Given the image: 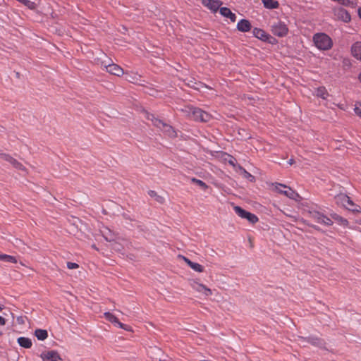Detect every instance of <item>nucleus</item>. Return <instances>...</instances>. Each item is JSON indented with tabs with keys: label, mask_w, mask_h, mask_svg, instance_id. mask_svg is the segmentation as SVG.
Listing matches in <instances>:
<instances>
[{
	"label": "nucleus",
	"mask_w": 361,
	"mask_h": 361,
	"mask_svg": "<svg viewBox=\"0 0 361 361\" xmlns=\"http://www.w3.org/2000/svg\"><path fill=\"white\" fill-rule=\"evenodd\" d=\"M190 268L192 269L194 271L199 272V273H202L204 271L203 267L201 264L196 263V262H192Z\"/></svg>",
	"instance_id": "30"
},
{
	"label": "nucleus",
	"mask_w": 361,
	"mask_h": 361,
	"mask_svg": "<svg viewBox=\"0 0 361 361\" xmlns=\"http://www.w3.org/2000/svg\"><path fill=\"white\" fill-rule=\"evenodd\" d=\"M295 163V160L293 159H290L289 161H288V164L290 165H293V164Z\"/></svg>",
	"instance_id": "43"
},
{
	"label": "nucleus",
	"mask_w": 361,
	"mask_h": 361,
	"mask_svg": "<svg viewBox=\"0 0 361 361\" xmlns=\"http://www.w3.org/2000/svg\"><path fill=\"white\" fill-rule=\"evenodd\" d=\"M181 111L195 121L208 122L212 118L207 112L192 106H186Z\"/></svg>",
	"instance_id": "1"
},
{
	"label": "nucleus",
	"mask_w": 361,
	"mask_h": 361,
	"mask_svg": "<svg viewBox=\"0 0 361 361\" xmlns=\"http://www.w3.org/2000/svg\"><path fill=\"white\" fill-rule=\"evenodd\" d=\"M358 78H359L360 81L361 82V73H360Z\"/></svg>",
	"instance_id": "46"
},
{
	"label": "nucleus",
	"mask_w": 361,
	"mask_h": 361,
	"mask_svg": "<svg viewBox=\"0 0 361 361\" xmlns=\"http://www.w3.org/2000/svg\"><path fill=\"white\" fill-rule=\"evenodd\" d=\"M272 185L274 186V190H276V192H278L279 193L283 194L284 195H286V197H288L290 199L295 200L296 197H299V195L298 193H296L295 191H293L290 188H288V190H281L279 188L280 187L287 188L288 187L286 185L277 183H276L275 184H272Z\"/></svg>",
	"instance_id": "10"
},
{
	"label": "nucleus",
	"mask_w": 361,
	"mask_h": 361,
	"mask_svg": "<svg viewBox=\"0 0 361 361\" xmlns=\"http://www.w3.org/2000/svg\"><path fill=\"white\" fill-rule=\"evenodd\" d=\"M316 95L318 97H321V98L325 99L329 96V93L324 87H320L317 89Z\"/></svg>",
	"instance_id": "24"
},
{
	"label": "nucleus",
	"mask_w": 361,
	"mask_h": 361,
	"mask_svg": "<svg viewBox=\"0 0 361 361\" xmlns=\"http://www.w3.org/2000/svg\"><path fill=\"white\" fill-rule=\"evenodd\" d=\"M104 317L106 318V319H107L109 322H111L112 324H117L120 328L125 329L128 331H133L130 326H127V325L120 322L118 321V318L115 315L111 314V312H105L104 314Z\"/></svg>",
	"instance_id": "12"
},
{
	"label": "nucleus",
	"mask_w": 361,
	"mask_h": 361,
	"mask_svg": "<svg viewBox=\"0 0 361 361\" xmlns=\"http://www.w3.org/2000/svg\"><path fill=\"white\" fill-rule=\"evenodd\" d=\"M333 11L335 17L338 20H341L345 23L350 21V15L345 9L338 7L334 8Z\"/></svg>",
	"instance_id": "14"
},
{
	"label": "nucleus",
	"mask_w": 361,
	"mask_h": 361,
	"mask_svg": "<svg viewBox=\"0 0 361 361\" xmlns=\"http://www.w3.org/2000/svg\"><path fill=\"white\" fill-rule=\"evenodd\" d=\"M330 216L333 219L341 222L343 225H347L348 223L346 219H343V217H341V216L336 213H332L330 214Z\"/></svg>",
	"instance_id": "29"
},
{
	"label": "nucleus",
	"mask_w": 361,
	"mask_h": 361,
	"mask_svg": "<svg viewBox=\"0 0 361 361\" xmlns=\"http://www.w3.org/2000/svg\"><path fill=\"white\" fill-rule=\"evenodd\" d=\"M264 6L269 9L277 8L279 4L275 0H262Z\"/></svg>",
	"instance_id": "22"
},
{
	"label": "nucleus",
	"mask_w": 361,
	"mask_h": 361,
	"mask_svg": "<svg viewBox=\"0 0 361 361\" xmlns=\"http://www.w3.org/2000/svg\"><path fill=\"white\" fill-rule=\"evenodd\" d=\"M190 286L192 288L197 292L202 293L204 296L208 297L212 294V291L210 288H207L205 285L198 283L195 280H192L190 282Z\"/></svg>",
	"instance_id": "9"
},
{
	"label": "nucleus",
	"mask_w": 361,
	"mask_h": 361,
	"mask_svg": "<svg viewBox=\"0 0 361 361\" xmlns=\"http://www.w3.org/2000/svg\"><path fill=\"white\" fill-rule=\"evenodd\" d=\"M301 221H302V223H304L305 224H306V225H307V226H310V227H312V228H314V229L319 230V228H318V227H317V226H314V225H312V224H309V223L307 222V221L304 220V219H302Z\"/></svg>",
	"instance_id": "40"
},
{
	"label": "nucleus",
	"mask_w": 361,
	"mask_h": 361,
	"mask_svg": "<svg viewBox=\"0 0 361 361\" xmlns=\"http://www.w3.org/2000/svg\"><path fill=\"white\" fill-rule=\"evenodd\" d=\"M252 25L249 20L245 19L240 20L237 24V29L240 32H248L251 30Z\"/></svg>",
	"instance_id": "17"
},
{
	"label": "nucleus",
	"mask_w": 361,
	"mask_h": 361,
	"mask_svg": "<svg viewBox=\"0 0 361 361\" xmlns=\"http://www.w3.org/2000/svg\"><path fill=\"white\" fill-rule=\"evenodd\" d=\"M0 158L10 164L13 159V157H12L11 155L4 153H0Z\"/></svg>",
	"instance_id": "33"
},
{
	"label": "nucleus",
	"mask_w": 361,
	"mask_h": 361,
	"mask_svg": "<svg viewBox=\"0 0 361 361\" xmlns=\"http://www.w3.org/2000/svg\"><path fill=\"white\" fill-rule=\"evenodd\" d=\"M148 194L151 197H154L157 202H158L161 204H163L164 202V198L162 196L159 195L157 193V192H155L154 190H149L148 192Z\"/></svg>",
	"instance_id": "25"
},
{
	"label": "nucleus",
	"mask_w": 361,
	"mask_h": 361,
	"mask_svg": "<svg viewBox=\"0 0 361 361\" xmlns=\"http://www.w3.org/2000/svg\"><path fill=\"white\" fill-rule=\"evenodd\" d=\"M271 30L274 35L279 37H283L288 32V28L286 25L281 23L277 22L271 26Z\"/></svg>",
	"instance_id": "11"
},
{
	"label": "nucleus",
	"mask_w": 361,
	"mask_h": 361,
	"mask_svg": "<svg viewBox=\"0 0 361 361\" xmlns=\"http://www.w3.org/2000/svg\"><path fill=\"white\" fill-rule=\"evenodd\" d=\"M1 310H2V307H0V312H1Z\"/></svg>",
	"instance_id": "47"
},
{
	"label": "nucleus",
	"mask_w": 361,
	"mask_h": 361,
	"mask_svg": "<svg viewBox=\"0 0 361 361\" xmlns=\"http://www.w3.org/2000/svg\"><path fill=\"white\" fill-rule=\"evenodd\" d=\"M111 243L112 249L123 255L124 254L125 247H128V246L130 245V243H129L127 240L123 238L121 239L120 238H116L115 241H112Z\"/></svg>",
	"instance_id": "8"
},
{
	"label": "nucleus",
	"mask_w": 361,
	"mask_h": 361,
	"mask_svg": "<svg viewBox=\"0 0 361 361\" xmlns=\"http://www.w3.org/2000/svg\"><path fill=\"white\" fill-rule=\"evenodd\" d=\"M307 214L310 218L314 220L317 223L331 226L333 224L332 220L321 212L316 210H308Z\"/></svg>",
	"instance_id": "5"
},
{
	"label": "nucleus",
	"mask_w": 361,
	"mask_h": 361,
	"mask_svg": "<svg viewBox=\"0 0 361 361\" xmlns=\"http://www.w3.org/2000/svg\"><path fill=\"white\" fill-rule=\"evenodd\" d=\"M100 233L104 238L109 243L115 241V239L117 238L116 234L106 227L101 229Z\"/></svg>",
	"instance_id": "16"
},
{
	"label": "nucleus",
	"mask_w": 361,
	"mask_h": 361,
	"mask_svg": "<svg viewBox=\"0 0 361 361\" xmlns=\"http://www.w3.org/2000/svg\"><path fill=\"white\" fill-rule=\"evenodd\" d=\"M180 258L183 259V261L190 267H191V264H192L193 262H192L191 260H190L188 258L185 257V256H183V255H179L178 256Z\"/></svg>",
	"instance_id": "37"
},
{
	"label": "nucleus",
	"mask_w": 361,
	"mask_h": 361,
	"mask_svg": "<svg viewBox=\"0 0 361 361\" xmlns=\"http://www.w3.org/2000/svg\"><path fill=\"white\" fill-rule=\"evenodd\" d=\"M202 3L214 12L217 11L222 4L219 0H202Z\"/></svg>",
	"instance_id": "15"
},
{
	"label": "nucleus",
	"mask_w": 361,
	"mask_h": 361,
	"mask_svg": "<svg viewBox=\"0 0 361 361\" xmlns=\"http://www.w3.org/2000/svg\"><path fill=\"white\" fill-rule=\"evenodd\" d=\"M253 35L255 37L262 40V41H267L268 39V35L267 33L259 28H255L252 31Z\"/></svg>",
	"instance_id": "20"
},
{
	"label": "nucleus",
	"mask_w": 361,
	"mask_h": 361,
	"mask_svg": "<svg viewBox=\"0 0 361 361\" xmlns=\"http://www.w3.org/2000/svg\"><path fill=\"white\" fill-rule=\"evenodd\" d=\"M67 267L69 269H77L79 267V265L76 263H74V262H68L67 263Z\"/></svg>",
	"instance_id": "35"
},
{
	"label": "nucleus",
	"mask_w": 361,
	"mask_h": 361,
	"mask_svg": "<svg viewBox=\"0 0 361 361\" xmlns=\"http://www.w3.org/2000/svg\"><path fill=\"white\" fill-rule=\"evenodd\" d=\"M353 56L361 61V42H355L351 48Z\"/></svg>",
	"instance_id": "18"
},
{
	"label": "nucleus",
	"mask_w": 361,
	"mask_h": 361,
	"mask_svg": "<svg viewBox=\"0 0 361 361\" xmlns=\"http://www.w3.org/2000/svg\"><path fill=\"white\" fill-rule=\"evenodd\" d=\"M18 344L25 348H30L32 347V341L29 338L20 337L18 338Z\"/></svg>",
	"instance_id": "21"
},
{
	"label": "nucleus",
	"mask_w": 361,
	"mask_h": 361,
	"mask_svg": "<svg viewBox=\"0 0 361 361\" xmlns=\"http://www.w3.org/2000/svg\"><path fill=\"white\" fill-rule=\"evenodd\" d=\"M355 112L357 116L361 117V104L355 106Z\"/></svg>",
	"instance_id": "39"
},
{
	"label": "nucleus",
	"mask_w": 361,
	"mask_h": 361,
	"mask_svg": "<svg viewBox=\"0 0 361 361\" xmlns=\"http://www.w3.org/2000/svg\"><path fill=\"white\" fill-rule=\"evenodd\" d=\"M180 258L183 259V261L190 267H191V264H192L193 262H192L191 260H190L188 258L185 257V256H183V255H179L178 256Z\"/></svg>",
	"instance_id": "36"
},
{
	"label": "nucleus",
	"mask_w": 361,
	"mask_h": 361,
	"mask_svg": "<svg viewBox=\"0 0 361 361\" xmlns=\"http://www.w3.org/2000/svg\"><path fill=\"white\" fill-rule=\"evenodd\" d=\"M35 336L37 338L38 340L44 341L48 336V332L47 330L38 329L35 331Z\"/></svg>",
	"instance_id": "23"
},
{
	"label": "nucleus",
	"mask_w": 361,
	"mask_h": 361,
	"mask_svg": "<svg viewBox=\"0 0 361 361\" xmlns=\"http://www.w3.org/2000/svg\"><path fill=\"white\" fill-rule=\"evenodd\" d=\"M92 247L97 250H98L95 245H92Z\"/></svg>",
	"instance_id": "45"
},
{
	"label": "nucleus",
	"mask_w": 361,
	"mask_h": 361,
	"mask_svg": "<svg viewBox=\"0 0 361 361\" xmlns=\"http://www.w3.org/2000/svg\"><path fill=\"white\" fill-rule=\"evenodd\" d=\"M308 341L314 345L321 346L323 345L322 341L317 338H310Z\"/></svg>",
	"instance_id": "32"
},
{
	"label": "nucleus",
	"mask_w": 361,
	"mask_h": 361,
	"mask_svg": "<svg viewBox=\"0 0 361 361\" xmlns=\"http://www.w3.org/2000/svg\"><path fill=\"white\" fill-rule=\"evenodd\" d=\"M336 203L338 204H341L345 207L348 210H350L353 212H360L361 208L360 206L355 204L350 198L344 194L338 195L336 197Z\"/></svg>",
	"instance_id": "4"
},
{
	"label": "nucleus",
	"mask_w": 361,
	"mask_h": 361,
	"mask_svg": "<svg viewBox=\"0 0 361 361\" xmlns=\"http://www.w3.org/2000/svg\"><path fill=\"white\" fill-rule=\"evenodd\" d=\"M234 210L239 216L247 219L252 224H255L258 221V218L256 215L244 210L239 206H235Z\"/></svg>",
	"instance_id": "7"
},
{
	"label": "nucleus",
	"mask_w": 361,
	"mask_h": 361,
	"mask_svg": "<svg viewBox=\"0 0 361 361\" xmlns=\"http://www.w3.org/2000/svg\"><path fill=\"white\" fill-rule=\"evenodd\" d=\"M191 181L192 183L197 184L199 187H200L204 190H206L209 188V186L204 182H203L201 180L197 179L195 178H192L191 179Z\"/></svg>",
	"instance_id": "28"
},
{
	"label": "nucleus",
	"mask_w": 361,
	"mask_h": 361,
	"mask_svg": "<svg viewBox=\"0 0 361 361\" xmlns=\"http://www.w3.org/2000/svg\"><path fill=\"white\" fill-rule=\"evenodd\" d=\"M220 13L226 18H228L232 22H235L236 20L235 14L232 13L231 11L227 7L220 8Z\"/></svg>",
	"instance_id": "19"
},
{
	"label": "nucleus",
	"mask_w": 361,
	"mask_h": 361,
	"mask_svg": "<svg viewBox=\"0 0 361 361\" xmlns=\"http://www.w3.org/2000/svg\"><path fill=\"white\" fill-rule=\"evenodd\" d=\"M235 159L233 158V157H231L230 160H228V163L229 164L235 166V162H234Z\"/></svg>",
	"instance_id": "42"
},
{
	"label": "nucleus",
	"mask_w": 361,
	"mask_h": 361,
	"mask_svg": "<svg viewBox=\"0 0 361 361\" xmlns=\"http://www.w3.org/2000/svg\"><path fill=\"white\" fill-rule=\"evenodd\" d=\"M144 114L147 120L151 121L154 126L161 129L166 135L170 137H176L177 136V133L172 126L155 118L154 115L147 111H145Z\"/></svg>",
	"instance_id": "2"
},
{
	"label": "nucleus",
	"mask_w": 361,
	"mask_h": 361,
	"mask_svg": "<svg viewBox=\"0 0 361 361\" xmlns=\"http://www.w3.org/2000/svg\"><path fill=\"white\" fill-rule=\"evenodd\" d=\"M238 168L240 170L243 171L245 178H249L251 181L254 180V176H252L250 173H248L244 168H243L240 166H239Z\"/></svg>",
	"instance_id": "34"
},
{
	"label": "nucleus",
	"mask_w": 361,
	"mask_h": 361,
	"mask_svg": "<svg viewBox=\"0 0 361 361\" xmlns=\"http://www.w3.org/2000/svg\"><path fill=\"white\" fill-rule=\"evenodd\" d=\"M101 66L104 67L106 71L112 75L120 76L123 74V68L117 64L111 63L110 60L108 61H102Z\"/></svg>",
	"instance_id": "6"
},
{
	"label": "nucleus",
	"mask_w": 361,
	"mask_h": 361,
	"mask_svg": "<svg viewBox=\"0 0 361 361\" xmlns=\"http://www.w3.org/2000/svg\"><path fill=\"white\" fill-rule=\"evenodd\" d=\"M11 164L16 169L27 172L26 168L18 161H17L16 159L13 158V161H11Z\"/></svg>",
	"instance_id": "26"
},
{
	"label": "nucleus",
	"mask_w": 361,
	"mask_h": 361,
	"mask_svg": "<svg viewBox=\"0 0 361 361\" xmlns=\"http://www.w3.org/2000/svg\"><path fill=\"white\" fill-rule=\"evenodd\" d=\"M315 46L321 50H329L332 47L331 39L324 33H317L313 37Z\"/></svg>",
	"instance_id": "3"
},
{
	"label": "nucleus",
	"mask_w": 361,
	"mask_h": 361,
	"mask_svg": "<svg viewBox=\"0 0 361 361\" xmlns=\"http://www.w3.org/2000/svg\"><path fill=\"white\" fill-rule=\"evenodd\" d=\"M0 260L6 261L11 263H16L17 259L15 257L8 255H0Z\"/></svg>",
	"instance_id": "27"
},
{
	"label": "nucleus",
	"mask_w": 361,
	"mask_h": 361,
	"mask_svg": "<svg viewBox=\"0 0 361 361\" xmlns=\"http://www.w3.org/2000/svg\"><path fill=\"white\" fill-rule=\"evenodd\" d=\"M127 80L133 83H137L138 82V78L136 75L130 76V78H128Z\"/></svg>",
	"instance_id": "38"
},
{
	"label": "nucleus",
	"mask_w": 361,
	"mask_h": 361,
	"mask_svg": "<svg viewBox=\"0 0 361 361\" xmlns=\"http://www.w3.org/2000/svg\"><path fill=\"white\" fill-rule=\"evenodd\" d=\"M358 16L361 18V8H358Z\"/></svg>",
	"instance_id": "44"
},
{
	"label": "nucleus",
	"mask_w": 361,
	"mask_h": 361,
	"mask_svg": "<svg viewBox=\"0 0 361 361\" xmlns=\"http://www.w3.org/2000/svg\"><path fill=\"white\" fill-rule=\"evenodd\" d=\"M40 357L43 361H61L62 360L57 351L49 350L41 353Z\"/></svg>",
	"instance_id": "13"
},
{
	"label": "nucleus",
	"mask_w": 361,
	"mask_h": 361,
	"mask_svg": "<svg viewBox=\"0 0 361 361\" xmlns=\"http://www.w3.org/2000/svg\"><path fill=\"white\" fill-rule=\"evenodd\" d=\"M20 2L23 3L25 6L29 8L30 9L35 8V4L30 0H18Z\"/></svg>",
	"instance_id": "31"
},
{
	"label": "nucleus",
	"mask_w": 361,
	"mask_h": 361,
	"mask_svg": "<svg viewBox=\"0 0 361 361\" xmlns=\"http://www.w3.org/2000/svg\"><path fill=\"white\" fill-rule=\"evenodd\" d=\"M6 324V319L0 316V325L4 326Z\"/></svg>",
	"instance_id": "41"
}]
</instances>
